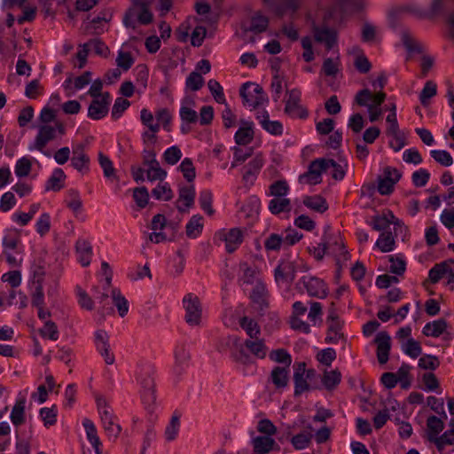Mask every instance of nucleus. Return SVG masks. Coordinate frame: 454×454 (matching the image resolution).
I'll return each instance as SVG.
<instances>
[{"label": "nucleus", "mask_w": 454, "mask_h": 454, "mask_svg": "<svg viewBox=\"0 0 454 454\" xmlns=\"http://www.w3.org/2000/svg\"><path fill=\"white\" fill-rule=\"evenodd\" d=\"M288 98L286 101L285 114L291 118L306 119L309 116L308 111L300 105L301 91L297 89L287 91Z\"/></svg>", "instance_id": "20e7f679"}, {"label": "nucleus", "mask_w": 454, "mask_h": 454, "mask_svg": "<svg viewBox=\"0 0 454 454\" xmlns=\"http://www.w3.org/2000/svg\"><path fill=\"white\" fill-rule=\"evenodd\" d=\"M100 419L109 440L114 442L121 432V427L118 423L117 417L114 413L107 414L105 412V417L100 418Z\"/></svg>", "instance_id": "2eb2a0df"}, {"label": "nucleus", "mask_w": 454, "mask_h": 454, "mask_svg": "<svg viewBox=\"0 0 454 454\" xmlns=\"http://www.w3.org/2000/svg\"><path fill=\"white\" fill-rule=\"evenodd\" d=\"M337 4L332 5L326 12L324 17V24L322 26H314L313 34L314 38L317 43H324L326 50H332L337 43L338 33L334 28H331L327 26L328 20H340L341 19V12L339 10Z\"/></svg>", "instance_id": "f257e3e1"}, {"label": "nucleus", "mask_w": 454, "mask_h": 454, "mask_svg": "<svg viewBox=\"0 0 454 454\" xmlns=\"http://www.w3.org/2000/svg\"><path fill=\"white\" fill-rule=\"evenodd\" d=\"M430 154L435 161L444 167H449L453 163L450 153L445 150H433L430 152Z\"/></svg>", "instance_id": "0e129e2a"}, {"label": "nucleus", "mask_w": 454, "mask_h": 454, "mask_svg": "<svg viewBox=\"0 0 454 454\" xmlns=\"http://www.w3.org/2000/svg\"><path fill=\"white\" fill-rule=\"evenodd\" d=\"M447 329V321L443 318L427 323L423 327L422 333L426 336L439 337L445 333Z\"/></svg>", "instance_id": "6ab92c4d"}, {"label": "nucleus", "mask_w": 454, "mask_h": 454, "mask_svg": "<svg viewBox=\"0 0 454 454\" xmlns=\"http://www.w3.org/2000/svg\"><path fill=\"white\" fill-rule=\"evenodd\" d=\"M56 137V129L50 125H42L38 129V133L35 139V148L47 157L51 156L49 152L43 151L46 145Z\"/></svg>", "instance_id": "f8f14e48"}, {"label": "nucleus", "mask_w": 454, "mask_h": 454, "mask_svg": "<svg viewBox=\"0 0 454 454\" xmlns=\"http://www.w3.org/2000/svg\"><path fill=\"white\" fill-rule=\"evenodd\" d=\"M39 333L43 338H49L51 340H57L59 339V330L57 325L48 320L44 323L43 328L39 330Z\"/></svg>", "instance_id": "3c124183"}, {"label": "nucleus", "mask_w": 454, "mask_h": 454, "mask_svg": "<svg viewBox=\"0 0 454 454\" xmlns=\"http://www.w3.org/2000/svg\"><path fill=\"white\" fill-rule=\"evenodd\" d=\"M269 210L274 215L289 212L291 210L290 200L282 197L274 198L269 203Z\"/></svg>", "instance_id": "58836bf2"}, {"label": "nucleus", "mask_w": 454, "mask_h": 454, "mask_svg": "<svg viewBox=\"0 0 454 454\" xmlns=\"http://www.w3.org/2000/svg\"><path fill=\"white\" fill-rule=\"evenodd\" d=\"M269 22L270 20L267 16L262 15L261 12H256L251 18L250 26L247 30L256 34L262 33L268 28Z\"/></svg>", "instance_id": "c85d7f7f"}, {"label": "nucleus", "mask_w": 454, "mask_h": 454, "mask_svg": "<svg viewBox=\"0 0 454 454\" xmlns=\"http://www.w3.org/2000/svg\"><path fill=\"white\" fill-rule=\"evenodd\" d=\"M187 182H192L196 177V171L192 160L190 158H184L178 167Z\"/></svg>", "instance_id": "09e8293b"}, {"label": "nucleus", "mask_w": 454, "mask_h": 454, "mask_svg": "<svg viewBox=\"0 0 454 454\" xmlns=\"http://www.w3.org/2000/svg\"><path fill=\"white\" fill-rule=\"evenodd\" d=\"M182 158V152L178 146L173 145L163 153V160L169 165L176 164Z\"/></svg>", "instance_id": "680f3d73"}, {"label": "nucleus", "mask_w": 454, "mask_h": 454, "mask_svg": "<svg viewBox=\"0 0 454 454\" xmlns=\"http://www.w3.org/2000/svg\"><path fill=\"white\" fill-rule=\"evenodd\" d=\"M150 0H135L134 4L140 8L137 13V21L143 25H148L153 21V15L149 10Z\"/></svg>", "instance_id": "a878e982"}, {"label": "nucleus", "mask_w": 454, "mask_h": 454, "mask_svg": "<svg viewBox=\"0 0 454 454\" xmlns=\"http://www.w3.org/2000/svg\"><path fill=\"white\" fill-rule=\"evenodd\" d=\"M244 127L239 128L235 133V142L240 145H246L249 144L254 137V130L251 122H245Z\"/></svg>", "instance_id": "c756f323"}, {"label": "nucleus", "mask_w": 454, "mask_h": 454, "mask_svg": "<svg viewBox=\"0 0 454 454\" xmlns=\"http://www.w3.org/2000/svg\"><path fill=\"white\" fill-rule=\"evenodd\" d=\"M401 348L403 353L411 358H417L422 353L420 343L412 338H409L405 342H403Z\"/></svg>", "instance_id": "37998d69"}, {"label": "nucleus", "mask_w": 454, "mask_h": 454, "mask_svg": "<svg viewBox=\"0 0 454 454\" xmlns=\"http://www.w3.org/2000/svg\"><path fill=\"white\" fill-rule=\"evenodd\" d=\"M257 282H262L259 278V271L255 266H250L247 262L239 264V283L240 286L257 285Z\"/></svg>", "instance_id": "4468645a"}, {"label": "nucleus", "mask_w": 454, "mask_h": 454, "mask_svg": "<svg viewBox=\"0 0 454 454\" xmlns=\"http://www.w3.org/2000/svg\"><path fill=\"white\" fill-rule=\"evenodd\" d=\"M443 1L444 0H432L430 11L428 13L423 12L415 4H409L405 7V9L409 12L417 13L421 17L431 18L436 14H439L443 10Z\"/></svg>", "instance_id": "4be33fe9"}, {"label": "nucleus", "mask_w": 454, "mask_h": 454, "mask_svg": "<svg viewBox=\"0 0 454 454\" xmlns=\"http://www.w3.org/2000/svg\"><path fill=\"white\" fill-rule=\"evenodd\" d=\"M86 43L89 44L90 50L92 48L98 56L106 58L110 53L109 48L98 38L90 39Z\"/></svg>", "instance_id": "e2e57ef3"}, {"label": "nucleus", "mask_w": 454, "mask_h": 454, "mask_svg": "<svg viewBox=\"0 0 454 454\" xmlns=\"http://www.w3.org/2000/svg\"><path fill=\"white\" fill-rule=\"evenodd\" d=\"M32 168L31 160L27 157H22L17 160L15 165V174L19 177L27 176Z\"/></svg>", "instance_id": "6e6d98bb"}, {"label": "nucleus", "mask_w": 454, "mask_h": 454, "mask_svg": "<svg viewBox=\"0 0 454 454\" xmlns=\"http://www.w3.org/2000/svg\"><path fill=\"white\" fill-rule=\"evenodd\" d=\"M373 342L377 345V358L380 364H384L388 361L389 352L391 349V337L385 332L377 333Z\"/></svg>", "instance_id": "6e6552de"}, {"label": "nucleus", "mask_w": 454, "mask_h": 454, "mask_svg": "<svg viewBox=\"0 0 454 454\" xmlns=\"http://www.w3.org/2000/svg\"><path fill=\"white\" fill-rule=\"evenodd\" d=\"M328 332L325 338V342L327 343H337L338 340L343 337V334L340 333L342 328V323L340 321H335L328 323Z\"/></svg>", "instance_id": "de8ad7c7"}, {"label": "nucleus", "mask_w": 454, "mask_h": 454, "mask_svg": "<svg viewBox=\"0 0 454 454\" xmlns=\"http://www.w3.org/2000/svg\"><path fill=\"white\" fill-rule=\"evenodd\" d=\"M25 406H26V398L21 397L19 398L14 406L12 409L11 412V421L15 427H20L25 422Z\"/></svg>", "instance_id": "aec40b11"}, {"label": "nucleus", "mask_w": 454, "mask_h": 454, "mask_svg": "<svg viewBox=\"0 0 454 454\" xmlns=\"http://www.w3.org/2000/svg\"><path fill=\"white\" fill-rule=\"evenodd\" d=\"M340 61L339 57L336 59L326 58L322 65L321 72L330 77H335L340 72Z\"/></svg>", "instance_id": "a19ab883"}, {"label": "nucleus", "mask_w": 454, "mask_h": 454, "mask_svg": "<svg viewBox=\"0 0 454 454\" xmlns=\"http://www.w3.org/2000/svg\"><path fill=\"white\" fill-rule=\"evenodd\" d=\"M302 203L308 208L321 214L328 209L325 199L320 195L305 196Z\"/></svg>", "instance_id": "412c9836"}, {"label": "nucleus", "mask_w": 454, "mask_h": 454, "mask_svg": "<svg viewBox=\"0 0 454 454\" xmlns=\"http://www.w3.org/2000/svg\"><path fill=\"white\" fill-rule=\"evenodd\" d=\"M272 383L277 388H284L288 384V368L276 366L270 373Z\"/></svg>", "instance_id": "393cba45"}, {"label": "nucleus", "mask_w": 454, "mask_h": 454, "mask_svg": "<svg viewBox=\"0 0 454 454\" xmlns=\"http://www.w3.org/2000/svg\"><path fill=\"white\" fill-rule=\"evenodd\" d=\"M39 414L43 422L44 427H50L56 424L58 414L56 405H52L51 408L43 407L40 409Z\"/></svg>", "instance_id": "49530a36"}, {"label": "nucleus", "mask_w": 454, "mask_h": 454, "mask_svg": "<svg viewBox=\"0 0 454 454\" xmlns=\"http://www.w3.org/2000/svg\"><path fill=\"white\" fill-rule=\"evenodd\" d=\"M76 250L79 254V262L83 267L90 265L92 254V247L88 241L79 240L76 243Z\"/></svg>", "instance_id": "2f4dec72"}, {"label": "nucleus", "mask_w": 454, "mask_h": 454, "mask_svg": "<svg viewBox=\"0 0 454 454\" xmlns=\"http://www.w3.org/2000/svg\"><path fill=\"white\" fill-rule=\"evenodd\" d=\"M204 84V79L201 74L197 72H192L186 79V86L192 91L199 90Z\"/></svg>", "instance_id": "774afa93"}, {"label": "nucleus", "mask_w": 454, "mask_h": 454, "mask_svg": "<svg viewBox=\"0 0 454 454\" xmlns=\"http://www.w3.org/2000/svg\"><path fill=\"white\" fill-rule=\"evenodd\" d=\"M180 414L174 412L168 424L167 425L164 432L165 439L168 442H173L176 439L180 430Z\"/></svg>", "instance_id": "b1692460"}, {"label": "nucleus", "mask_w": 454, "mask_h": 454, "mask_svg": "<svg viewBox=\"0 0 454 454\" xmlns=\"http://www.w3.org/2000/svg\"><path fill=\"white\" fill-rule=\"evenodd\" d=\"M98 162L106 178L116 177L112 160L103 153H98Z\"/></svg>", "instance_id": "bf43d9fd"}, {"label": "nucleus", "mask_w": 454, "mask_h": 454, "mask_svg": "<svg viewBox=\"0 0 454 454\" xmlns=\"http://www.w3.org/2000/svg\"><path fill=\"white\" fill-rule=\"evenodd\" d=\"M207 87L217 103L226 104V99L223 94V87L216 80H209L207 82Z\"/></svg>", "instance_id": "864d4df0"}, {"label": "nucleus", "mask_w": 454, "mask_h": 454, "mask_svg": "<svg viewBox=\"0 0 454 454\" xmlns=\"http://www.w3.org/2000/svg\"><path fill=\"white\" fill-rule=\"evenodd\" d=\"M139 383L142 387V399L145 403L151 404L155 402L154 380L153 370L149 367L141 370Z\"/></svg>", "instance_id": "39448f33"}, {"label": "nucleus", "mask_w": 454, "mask_h": 454, "mask_svg": "<svg viewBox=\"0 0 454 454\" xmlns=\"http://www.w3.org/2000/svg\"><path fill=\"white\" fill-rule=\"evenodd\" d=\"M449 271V262H442L441 263L435 264L428 273L429 280L433 284H436L443 278L445 274Z\"/></svg>", "instance_id": "c03bdc74"}, {"label": "nucleus", "mask_w": 454, "mask_h": 454, "mask_svg": "<svg viewBox=\"0 0 454 454\" xmlns=\"http://www.w3.org/2000/svg\"><path fill=\"white\" fill-rule=\"evenodd\" d=\"M301 282L309 296L319 299L326 297V286L323 280L316 277L304 276L301 278Z\"/></svg>", "instance_id": "9b49d317"}, {"label": "nucleus", "mask_w": 454, "mask_h": 454, "mask_svg": "<svg viewBox=\"0 0 454 454\" xmlns=\"http://www.w3.org/2000/svg\"><path fill=\"white\" fill-rule=\"evenodd\" d=\"M239 325L246 331L250 339H257V337H259L261 330L254 320L247 317H243L239 320Z\"/></svg>", "instance_id": "ea45409f"}, {"label": "nucleus", "mask_w": 454, "mask_h": 454, "mask_svg": "<svg viewBox=\"0 0 454 454\" xmlns=\"http://www.w3.org/2000/svg\"><path fill=\"white\" fill-rule=\"evenodd\" d=\"M152 195L156 200H162L165 201L171 200L174 196L170 185L168 183H160L154 189H153Z\"/></svg>", "instance_id": "a18cd8bd"}, {"label": "nucleus", "mask_w": 454, "mask_h": 454, "mask_svg": "<svg viewBox=\"0 0 454 454\" xmlns=\"http://www.w3.org/2000/svg\"><path fill=\"white\" fill-rule=\"evenodd\" d=\"M213 195L209 190L201 191L199 197V202L201 208L209 215L214 214L212 207Z\"/></svg>", "instance_id": "4d7b16f0"}, {"label": "nucleus", "mask_w": 454, "mask_h": 454, "mask_svg": "<svg viewBox=\"0 0 454 454\" xmlns=\"http://www.w3.org/2000/svg\"><path fill=\"white\" fill-rule=\"evenodd\" d=\"M311 439L312 434L309 432H303L294 435L291 438V442L294 449L303 450L309 445Z\"/></svg>", "instance_id": "8fccbe9b"}, {"label": "nucleus", "mask_w": 454, "mask_h": 454, "mask_svg": "<svg viewBox=\"0 0 454 454\" xmlns=\"http://www.w3.org/2000/svg\"><path fill=\"white\" fill-rule=\"evenodd\" d=\"M454 430H447L441 436L434 437L431 442H434L439 450H442L446 445L454 443Z\"/></svg>", "instance_id": "5fc2aeb1"}, {"label": "nucleus", "mask_w": 454, "mask_h": 454, "mask_svg": "<svg viewBox=\"0 0 454 454\" xmlns=\"http://www.w3.org/2000/svg\"><path fill=\"white\" fill-rule=\"evenodd\" d=\"M341 380V373L338 369L325 371L322 383L327 390H333Z\"/></svg>", "instance_id": "7c9ffc66"}, {"label": "nucleus", "mask_w": 454, "mask_h": 454, "mask_svg": "<svg viewBox=\"0 0 454 454\" xmlns=\"http://www.w3.org/2000/svg\"><path fill=\"white\" fill-rule=\"evenodd\" d=\"M437 93V85L433 81H427L419 94V101L423 106H427L430 103V99Z\"/></svg>", "instance_id": "4c0bfd02"}, {"label": "nucleus", "mask_w": 454, "mask_h": 454, "mask_svg": "<svg viewBox=\"0 0 454 454\" xmlns=\"http://www.w3.org/2000/svg\"><path fill=\"white\" fill-rule=\"evenodd\" d=\"M283 244V238L277 234L271 233L264 241V247L267 251H279Z\"/></svg>", "instance_id": "338daca9"}, {"label": "nucleus", "mask_w": 454, "mask_h": 454, "mask_svg": "<svg viewBox=\"0 0 454 454\" xmlns=\"http://www.w3.org/2000/svg\"><path fill=\"white\" fill-rule=\"evenodd\" d=\"M257 119L263 129L274 136H280L283 133V125L278 121H270L267 111H263L262 115H258Z\"/></svg>", "instance_id": "a211bd4d"}, {"label": "nucleus", "mask_w": 454, "mask_h": 454, "mask_svg": "<svg viewBox=\"0 0 454 454\" xmlns=\"http://www.w3.org/2000/svg\"><path fill=\"white\" fill-rule=\"evenodd\" d=\"M296 275V265L291 261H281L274 271L275 280L291 284Z\"/></svg>", "instance_id": "9d476101"}, {"label": "nucleus", "mask_w": 454, "mask_h": 454, "mask_svg": "<svg viewBox=\"0 0 454 454\" xmlns=\"http://www.w3.org/2000/svg\"><path fill=\"white\" fill-rule=\"evenodd\" d=\"M244 346L247 348L251 354L258 358H264L267 354V347L264 344L263 340L259 339H248L245 341Z\"/></svg>", "instance_id": "5701e85b"}, {"label": "nucleus", "mask_w": 454, "mask_h": 454, "mask_svg": "<svg viewBox=\"0 0 454 454\" xmlns=\"http://www.w3.org/2000/svg\"><path fill=\"white\" fill-rule=\"evenodd\" d=\"M183 302L186 311V322L191 325H198L201 317V307L199 298L189 294L184 296Z\"/></svg>", "instance_id": "423d86ee"}, {"label": "nucleus", "mask_w": 454, "mask_h": 454, "mask_svg": "<svg viewBox=\"0 0 454 454\" xmlns=\"http://www.w3.org/2000/svg\"><path fill=\"white\" fill-rule=\"evenodd\" d=\"M401 40H402L403 46L410 53H413V52L422 53L423 52L422 45L411 36V33L408 30L403 29L402 31Z\"/></svg>", "instance_id": "473e14b6"}, {"label": "nucleus", "mask_w": 454, "mask_h": 454, "mask_svg": "<svg viewBox=\"0 0 454 454\" xmlns=\"http://www.w3.org/2000/svg\"><path fill=\"white\" fill-rule=\"evenodd\" d=\"M309 174L319 178L323 172L327 171V159H317L310 162L309 166Z\"/></svg>", "instance_id": "052dcab7"}, {"label": "nucleus", "mask_w": 454, "mask_h": 454, "mask_svg": "<svg viewBox=\"0 0 454 454\" xmlns=\"http://www.w3.org/2000/svg\"><path fill=\"white\" fill-rule=\"evenodd\" d=\"M264 7L278 18L295 15L306 8L308 0H262Z\"/></svg>", "instance_id": "f03ea898"}, {"label": "nucleus", "mask_w": 454, "mask_h": 454, "mask_svg": "<svg viewBox=\"0 0 454 454\" xmlns=\"http://www.w3.org/2000/svg\"><path fill=\"white\" fill-rule=\"evenodd\" d=\"M109 108L106 104L98 102V98H93L88 108V117L98 121L108 114Z\"/></svg>", "instance_id": "cd10ccee"}, {"label": "nucleus", "mask_w": 454, "mask_h": 454, "mask_svg": "<svg viewBox=\"0 0 454 454\" xmlns=\"http://www.w3.org/2000/svg\"><path fill=\"white\" fill-rule=\"evenodd\" d=\"M388 261L390 262L389 271L393 274L401 276L406 270V262L400 256L389 255Z\"/></svg>", "instance_id": "603ef678"}, {"label": "nucleus", "mask_w": 454, "mask_h": 454, "mask_svg": "<svg viewBox=\"0 0 454 454\" xmlns=\"http://www.w3.org/2000/svg\"><path fill=\"white\" fill-rule=\"evenodd\" d=\"M111 294L113 302L117 308L120 317H123L129 311V302L127 299L121 294V291L116 288L112 290Z\"/></svg>", "instance_id": "c9c22d12"}, {"label": "nucleus", "mask_w": 454, "mask_h": 454, "mask_svg": "<svg viewBox=\"0 0 454 454\" xmlns=\"http://www.w3.org/2000/svg\"><path fill=\"white\" fill-rule=\"evenodd\" d=\"M395 244V236L391 231L381 232L376 241V247L383 253L393 251Z\"/></svg>", "instance_id": "72a5a7b5"}, {"label": "nucleus", "mask_w": 454, "mask_h": 454, "mask_svg": "<svg viewBox=\"0 0 454 454\" xmlns=\"http://www.w3.org/2000/svg\"><path fill=\"white\" fill-rule=\"evenodd\" d=\"M219 239L225 242V248L228 253H233L242 243V231L238 228L231 229L229 231H220L217 234Z\"/></svg>", "instance_id": "ddd939ff"}, {"label": "nucleus", "mask_w": 454, "mask_h": 454, "mask_svg": "<svg viewBox=\"0 0 454 454\" xmlns=\"http://www.w3.org/2000/svg\"><path fill=\"white\" fill-rule=\"evenodd\" d=\"M254 451L256 454H267L272 450H279L276 442L270 436L260 435L252 440Z\"/></svg>", "instance_id": "dca6fc26"}, {"label": "nucleus", "mask_w": 454, "mask_h": 454, "mask_svg": "<svg viewBox=\"0 0 454 454\" xmlns=\"http://www.w3.org/2000/svg\"><path fill=\"white\" fill-rule=\"evenodd\" d=\"M203 217L195 215L191 217L185 227L186 236L190 239L197 238L203 229Z\"/></svg>", "instance_id": "bb28decb"}, {"label": "nucleus", "mask_w": 454, "mask_h": 454, "mask_svg": "<svg viewBox=\"0 0 454 454\" xmlns=\"http://www.w3.org/2000/svg\"><path fill=\"white\" fill-rule=\"evenodd\" d=\"M239 95L244 105L253 108H256L269 100L262 87L251 82L242 84L239 89Z\"/></svg>", "instance_id": "7ed1b4c3"}, {"label": "nucleus", "mask_w": 454, "mask_h": 454, "mask_svg": "<svg viewBox=\"0 0 454 454\" xmlns=\"http://www.w3.org/2000/svg\"><path fill=\"white\" fill-rule=\"evenodd\" d=\"M270 358L277 363L284 364L285 368H289L292 363L290 354L284 348L272 350L270 354Z\"/></svg>", "instance_id": "13d9d810"}, {"label": "nucleus", "mask_w": 454, "mask_h": 454, "mask_svg": "<svg viewBox=\"0 0 454 454\" xmlns=\"http://www.w3.org/2000/svg\"><path fill=\"white\" fill-rule=\"evenodd\" d=\"M178 192L179 196L177 202L184 201L185 207H192L194 205L196 194L194 185L181 186Z\"/></svg>", "instance_id": "79ce46f5"}, {"label": "nucleus", "mask_w": 454, "mask_h": 454, "mask_svg": "<svg viewBox=\"0 0 454 454\" xmlns=\"http://www.w3.org/2000/svg\"><path fill=\"white\" fill-rule=\"evenodd\" d=\"M268 291L266 289L263 282H257L253 288V291L250 294V298L254 305L255 309L258 313L262 316L269 307V302L267 301Z\"/></svg>", "instance_id": "1a4fd4ad"}, {"label": "nucleus", "mask_w": 454, "mask_h": 454, "mask_svg": "<svg viewBox=\"0 0 454 454\" xmlns=\"http://www.w3.org/2000/svg\"><path fill=\"white\" fill-rule=\"evenodd\" d=\"M263 165V160L262 158L256 156L252 160H250L245 167V172L243 174V182L246 184H253L257 174Z\"/></svg>", "instance_id": "f3484780"}, {"label": "nucleus", "mask_w": 454, "mask_h": 454, "mask_svg": "<svg viewBox=\"0 0 454 454\" xmlns=\"http://www.w3.org/2000/svg\"><path fill=\"white\" fill-rule=\"evenodd\" d=\"M66 175L64 171L61 168H56L53 171L51 176L48 179L45 185V190H51L54 192L59 191L63 187V184H61L60 183L64 181Z\"/></svg>", "instance_id": "e433bc0d"}, {"label": "nucleus", "mask_w": 454, "mask_h": 454, "mask_svg": "<svg viewBox=\"0 0 454 454\" xmlns=\"http://www.w3.org/2000/svg\"><path fill=\"white\" fill-rule=\"evenodd\" d=\"M427 426L428 428L427 438L430 442L432 438L437 437L439 433H441L444 428V423L442 419L434 415L427 418Z\"/></svg>", "instance_id": "f704fd0d"}, {"label": "nucleus", "mask_w": 454, "mask_h": 454, "mask_svg": "<svg viewBox=\"0 0 454 454\" xmlns=\"http://www.w3.org/2000/svg\"><path fill=\"white\" fill-rule=\"evenodd\" d=\"M133 199L140 208L145 207L149 200V193L146 187H137L133 190Z\"/></svg>", "instance_id": "69168bd1"}, {"label": "nucleus", "mask_w": 454, "mask_h": 454, "mask_svg": "<svg viewBox=\"0 0 454 454\" xmlns=\"http://www.w3.org/2000/svg\"><path fill=\"white\" fill-rule=\"evenodd\" d=\"M369 224L373 230L382 232L388 231L387 230L391 224L395 225V230H396V227L402 228L401 221L389 210L382 215H376L372 216Z\"/></svg>", "instance_id": "0eeeda50"}]
</instances>
